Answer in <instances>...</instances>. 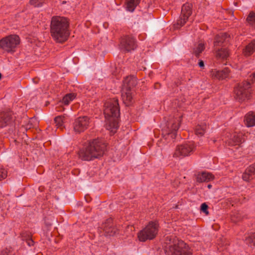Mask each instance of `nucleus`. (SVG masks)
<instances>
[{"label": "nucleus", "mask_w": 255, "mask_h": 255, "mask_svg": "<svg viewBox=\"0 0 255 255\" xmlns=\"http://www.w3.org/2000/svg\"><path fill=\"white\" fill-rule=\"evenodd\" d=\"M107 144L102 140L95 139L80 149L78 152L79 157L85 161L93 160L102 156L106 150Z\"/></svg>", "instance_id": "nucleus-1"}, {"label": "nucleus", "mask_w": 255, "mask_h": 255, "mask_svg": "<svg viewBox=\"0 0 255 255\" xmlns=\"http://www.w3.org/2000/svg\"><path fill=\"white\" fill-rule=\"evenodd\" d=\"M104 113L106 120V128L114 133L119 127L120 112L118 101L114 98L105 103Z\"/></svg>", "instance_id": "nucleus-2"}, {"label": "nucleus", "mask_w": 255, "mask_h": 255, "mask_svg": "<svg viewBox=\"0 0 255 255\" xmlns=\"http://www.w3.org/2000/svg\"><path fill=\"white\" fill-rule=\"evenodd\" d=\"M69 22L67 18L58 16H53L50 24V33L57 42L63 43L70 35Z\"/></svg>", "instance_id": "nucleus-3"}, {"label": "nucleus", "mask_w": 255, "mask_h": 255, "mask_svg": "<svg viewBox=\"0 0 255 255\" xmlns=\"http://www.w3.org/2000/svg\"><path fill=\"white\" fill-rule=\"evenodd\" d=\"M166 239L169 241V251H166L168 255H192L184 242L172 239L170 237H167Z\"/></svg>", "instance_id": "nucleus-4"}, {"label": "nucleus", "mask_w": 255, "mask_h": 255, "mask_svg": "<svg viewBox=\"0 0 255 255\" xmlns=\"http://www.w3.org/2000/svg\"><path fill=\"white\" fill-rule=\"evenodd\" d=\"M158 225L156 222H150L142 230L137 234V237L140 242L154 239L157 234Z\"/></svg>", "instance_id": "nucleus-5"}, {"label": "nucleus", "mask_w": 255, "mask_h": 255, "mask_svg": "<svg viewBox=\"0 0 255 255\" xmlns=\"http://www.w3.org/2000/svg\"><path fill=\"white\" fill-rule=\"evenodd\" d=\"M181 117L170 119L166 124V127L162 129V134L165 139L170 137L172 139L175 138L176 132L180 126Z\"/></svg>", "instance_id": "nucleus-6"}, {"label": "nucleus", "mask_w": 255, "mask_h": 255, "mask_svg": "<svg viewBox=\"0 0 255 255\" xmlns=\"http://www.w3.org/2000/svg\"><path fill=\"white\" fill-rule=\"evenodd\" d=\"M251 84L249 82L244 81L235 89V98L239 102L248 100L251 95Z\"/></svg>", "instance_id": "nucleus-7"}, {"label": "nucleus", "mask_w": 255, "mask_h": 255, "mask_svg": "<svg viewBox=\"0 0 255 255\" xmlns=\"http://www.w3.org/2000/svg\"><path fill=\"white\" fill-rule=\"evenodd\" d=\"M20 39L16 35H10L0 40V47L7 52H14L19 44Z\"/></svg>", "instance_id": "nucleus-8"}, {"label": "nucleus", "mask_w": 255, "mask_h": 255, "mask_svg": "<svg viewBox=\"0 0 255 255\" xmlns=\"http://www.w3.org/2000/svg\"><path fill=\"white\" fill-rule=\"evenodd\" d=\"M192 13V4L190 3H186L183 4L181 8L180 16L177 20L176 23L174 24L175 28H179L183 26Z\"/></svg>", "instance_id": "nucleus-9"}, {"label": "nucleus", "mask_w": 255, "mask_h": 255, "mask_svg": "<svg viewBox=\"0 0 255 255\" xmlns=\"http://www.w3.org/2000/svg\"><path fill=\"white\" fill-rule=\"evenodd\" d=\"M90 120L87 116L80 117L75 119L73 124L74 131L79 133L84 131L89 126Z\"/></svg>", "instance_id": "nucleus-10"}, {"label": "nucleus", "mask_w": 255, "mask_h": 255, "mask_svg": "<svg viewBox=\"0 0 255 255\" xmlns=\"http://www.w3.org/2000/svg\"><path fill=\"white\" fill-rule=\"evenodd\" d=\"M137 45L135 39L129 36L122 37L120 41V48L126 52L134 50Z\"/></svg>", "instance_id": "nucleus-11"}, {"label": "nucleus", "mask_w": 255, "mask_h": 255, "mask_svg": "<svg viewBox=\"0 0 255 255\" xmlns=\"http://www.w3.org/2000/svg\"><path fill=\"white\" fill-rule=\"evenodd\" d=\"M195 148V145L192 142H189L178 146L173 154L174 157L186 156L190 155Z\"/></svg>", "instance_id": "nucleus-12"}, {"label": "nucleus", "mask_w": 255, "mask_h": 255, "mask_svg": "<svg viewBox=\"0 0 255 255\" xmlns=\"http://www.w3.org/2000/svg\"><path fill=\"white\" fill-rule=\"evenodd\" d=\"M11 111L2 112L0 113V128L11 125L15 120Z\"/></svg>", "instance_id": "nucleus-13"}, {"label": "nucleus", "mask_w": 255, "mask_h": 255, "mask_svg": "<svg viewBox=\"0 0 255 255\" xmlns=\"http://www.w3.org/2000/svg\"><path fill=\"white\" fill-rule=\"evenodd\" d=\"M101 228L105 232L106 236H112L117 232V229L114 226L112 219H107L101 226Z\"/></svg>", "instance_id": "nucleus-14"}, {"label": "nucleus", "mask_w": 255, "mask_h": 255, "mask_svg": "<svg viewBox=\"0 0 255 255\" xmlns=\"http://www.w3.org/2000/svg\"><path fill=\"white\" fill-rule=\"evenodd\" d=\"M230 70L228 68H225L222 70L212 69L210 72V76L213 79L223 80L229 77Z\"/></svg>", "instance_id": "nucleus-15"}, {"label": "nucleus", "mask_w": 255, "mask_h": 255, "mask_svg": "<svg viewBox=\"0 0 255 255\" xmlns=\"http://www.w3.org/2000/svg\"><path fill=\"white\" fill-rule=\"evenodd\" d=\"M137 84L136 78L132 76L127 77L123 81V85L122 90L131 91V89Z\"/></svg>", "instance_id": "nucleus-16"}, {"label": "nucleus", "mask_w": 255, "mask_h": 255, "mask_svg": "<svg viewBox=\"0 0 255 255\" xmlns=\"http://www.w3.org/2000/svg\"><path fill=\"white\" fill-rule=\"evenodd\" d=\"M255 177V163L250 166L243 173L242 178L244 181H249Z\"/></svg>", "instance_id": "nucleus-17"}, {"label": "nucleus", "mask_w": 255, "mask_h": 255, "mask_svg": "<svg viewBox=\"0 0 255 255\" xmlns=\"http://www.w3.org/2000/svg\"><path fill=\"white\" fill-rule=\"evenodd\" d=\"M230 35L227 33H220L216 35L214 41V46L220 45L229 41Z\"/></svg>", "instance_id": "nucleus-18"}, {"label": "nucleus", "mask_w": 255, "mask_h": 255, "mask_svg": "<svg viewBox=\"0 0 255 255\" xmlns=\"http://www.w3.org/2000/svg\"><path fill=\"white\" fill-rule=\"evenodd\" d=\"M122 97L124 103L127 106L131 105L132 103V96L131 91L122 90Z\"/></svg>", "instance_id": "nucleus-19"}, {"label": "nucleus", "mask_w": 255, "mask_h": 255, "mask_svg": "<svg viewBox=\"0 0 255 255\" xmlns=\"http://www.w3.org/2000/svg\"><path fill=\"white\" fill-rule=\"evenodd\" d=\"M214 176L208 172H203L199 173L196 178V180L198 182H208L212 180H213Z\"/></svg>", "instance_id": "nucleus-20"}, {"label": "nucleus", "mask_w": 255, "mask_h": 255, "mask_svg": "<svg viewBox=\"0 0 255 255\" xmlns=\"http://www.w3.org/2000/svg\"><path fill=\"white\" fill-rule=\"evenodd\" d=\"M246 125L248 127H252L255 126V114L250 112L245 117L244 120Z\"/></svg>", "instance_id": "nucleus-21"}, {"label": "nucleus", "mask_w": 255, "mask_h": 255, "mask_svg": "<svg viewBox=\"0 0 255 255\" xmlns=\"http://www.w3.org/2000/svg\"><path fill=\"white\" fill-rule=\"evenodd\" d=\"M255 51V40L249 43L243 50V54L245 56L251 55Z\"/></svg>", "instance_id": "nucleus-22"}, {"label": "nucleus", "mask_w": 255, "mask_h": 255, "mask_svg": "<svg viewBox=\"0 0 255 255\" xmlns=\"http://www.w3.org/2000/svg\"><path fill=\"white\" fill-rule=\"evenodd\" d=\"M216 56L218 59H227L229 56V52L227 49L221 48L216 51Z\"/></svg>", "instance_id": "nucleus-23"}, {"label": "nucleus", "mask_w": 255, "mask_h": 255, "mask_svg": "<svg viewBox=\"0 0 255 255\" xmlns=\"http://www.w3.org/2000/svg\"><path fill=\"white\" fill-rule=\"evenodd\" d=\"M139 2V0H127V9L130 12L133 11Z\"/></svg>", "instance_id": "nucleus-24"}, {"label": "nucleus", "mask_w": 255, "mask_h": 255, "mask_svg": "<svg viewBox=\"0 0 255 255\" xmlns=\"http://www.w3.org/2000/svg\"><path fill=\"white\" fill-rule=\"evenodd\" d=\"M65 120L64 116H58L54 118V122L57 128L63 129L64 128L63 123Z\"/></svg>", "instance_id": "nucleus-25"}, {"label": "nucleus", "mask_w": 255, "mask_h": 255, "mask_svg": "<svg viewBox=\"0 0 255 255\" xmlns=\"http://www.w3.org/2000/svg\"><path fill=\"white\" fill-rule=\"evenodd\" d=\"M206 128L207 125L205 124L198 125L195 129V134L199 136H202L204 135Z\"/></svg>", "instance_id": "nucleus-26"}, {"label": "nucleus", "mask_w": 255, "mask_h": 255, "mask_svg": "<svg viewBox=\"0 0 255 255\" xmlns=\"http://www.w3.org/2000/svg\"><path fill=\"white\" fill-rule=\"evenodd\" d=\"M242 142L241 135L234 134L232 135L229 144L231 145H237Z\"/></svg>", "instance_id": "nucleus-27"}, {"label": "nucleus", "mask_w": 255, "mask_h": 255, "mask_svg": "<svg viewBox=\"0 0 255 255\" xmlns=\"http://www.w3.org/2000/svg\"><path fill=\"white\" fill-rule=\"evenodd\" d=\"M205 45L203 43H199L193 49V53L197 57H199L200 54L204 51Z\"/></svg>", "instance_id": "nucleus-28"}, {"label": "nucleus", "mask_w": 255, "mask_h": 255, "mask_svg": "<svg viewBox=\"0 0 255 255\" xmlns=\"http://www.w3.org/2000/svg\"><path fill=\"white\" fill-rule=\"evenodd\" d=\"M74 93H70L66 95L63 98L62 102L65 105L69 104V102L74 100L76 97Z\"/></svg>", "instance_id": "nucleus-29"}, {"label": "nucleus", "mask_w": 255, "mask_h": 255, "mask_svg": "<svg viewBox=\"0 0 255 255\" xmlns=\"http://www.w3.org/2000/svg\"><path fill=\"white\" fill-rule=\"evenodd\" d=\"M248 23L255 28V13L250 12L246 19Z\"/></svg>", "instance_id": "nucleus-30"}, {"label": "nucleus", "mask_w": 255, "mask_h": 255, "mask_svg": "<svg viewBox=\"0 0 255 255\" xmlns=\"http://www.w3.org/2000/svg\"><path fill=\"white\" fill-rule=\"evenodd\" d=\"M245 241L249 246L255 247V233L246 237Z\"/></svg>", "instance_id": "nucleus-31"}, {"label": "nucleus", "mask_w": 255, "mask_h": 255, "mask_svg": "<svg viewBox=\"0 0 255 255\" xmlns=\"http://www.w3.org/2000/svg\"><path fill=\"white\" fill-rule=\"evenodd\" d=\"M29 3L34 7H40L42 5V2L39 1L38 0H30Z\"/></svg>", "instance_id": "nucleus-32"}, {"label": "nucleus", "mask_w": 255, "mask_h": 255, "mask_svg": "<svg viewBox=\"0 0 255 255\" xmlns=\"http://www.w3.org/2000/svg\"><path fill=\"white\" fill-rule=\"evenodd\" d=\"M7 171L4 169H0V181L7 177Z\"/></svg>", "instance_id": "nucleus-33"}, {"label": "nucleus", "mask_w": 255, "mask_h": 255, "mask_svg": "<svg viewBox=\"0 0 255 255\" xmlns=\"http://www.w3.org/2000/svg\"><path fill=\"white\" fill-rule=\"evenodd\" d=\"M208 206L206 203H203L201 206V210L205 213L206 215L208 214Z\"/></svg>", "instance_id": "nucleus-34"}, {"label": "nucleus", "mask_w": 255, "mask_h": 255, "mask_svg": "<svg viewBox=\"0 0 255 255\" xmlns=\"http://www.w3.org/2000/svg\"><path fill=\"white\" fill-rule=\"evenodd\" d=\"M242 219V217H241V216H239L238 215H235V214H234L232 216V220L234 222H237V221H240Z\"/></svg>", "instance_id": "nucleus-35"}, {"label": "nucleus", "mask_w": 255, "mask_h": 255, "mask_svg": "<svg viewBox=\"0 0 255 255\" xmlns=\"http://www.w3.org/2000/svg\"><path fill=\"white\" fill-rule=\"evenodd\" d=\"M10 250L7 248L2 250L0 254V255H9Z\"/></svg>", "instance_id": "nucleus-36"}, {"label": "nucleus", "mask_w": 255, "mask_h": 255, "mask_svg": "<svg viewBox=\"0 0 255 255\" xmlns=\"http://www.w3.org/2000/svg\"><path fill=\"white\" fill-rule=\"evenodd\" d=\"M45 223L46 224V226H47L48 227H49V226H51L52 225V223L51 221H49V219H45Z\"/></svg>", "instance_id": "nucleus-37"}, {"label": "nucleus", "mask_w": 255, "mask_h": 255, "mask_svg": "<svg viewBox=\"0 0 255 255\" xmlns=\"http://www.w3.org/2000/svg\"><path fill=\"white\" fill-rule=\"evenodd\" d=\"M200 67L203 68L204 67V63L203 60H200L198 63Z\"/></svg>", "instance_id": "nucleus-38"}, {"label": "nucleus", "mask_w": 255, "mask_h": 255, "mask_svg": "<svg viewBox=\"0 0 255 255\" xmlns=\"http://www.w3.org/2000/svg\"><path fill=\"white\" fill-rule=\"evenodd\" d=\"M27 244L29 246H32L33 245V241L32 240H29L27 241Z\"/></svg>", "instance_id": "nucleus-39"}, {"label": "nucleus", "mask_w": 255, "mask_h": 255, "mask_svg": "<svg viewBox=\"0 0 255 255\" xmlns=\"http://www.w3.org/2000/svg\"><path fill=\"white\" fill-rule=\"evenodd\" d=\"M160 86V84L158 83H156L154 84V88L156 89H159Z\"/></svg>", "instance_id": "nucleus-40"}, {"label": "nucleus", "mask_w": 255, "mask_h": 255, "mask_svg": "<svg viewBox=\"0 0 255 255\" xmlns=\"http://www.w3.org/2000/svg\"><path fill=\"white\" fill-rule=\"evenodd\" d=\"M252 76H253V77L252 78V81H254V80L255 81V72L253 73Z\"/></svg>", "instance_id": "nucleus-41"}, {"label": "nucleus", "mask_w": 255, "mask_h": 255, "mask_svg": "<svg viewBox=\"0 0 255 255\" xmlns=\"http://www.w3.org/2000/svg\"><path fill=\"white\" fill-rule=\"evenodd\" d=\"M211 187H212V185H211V184H209V185H208V188H209V189H210V188H211Z\"/></svg>", "instance_id": "nucleus-42"}, {"label": "nucleus", "mask_w": 255, "mask_h": 255, "mask_svg": "<svg viewBox=\"0 0 255 255\" xmlns=\"http://www.w3.org/2000/svg\"><path fill=\"white\" fill-rule=\"evenodd\" d=\"M1 73H0V80L1 79Z\"/></svg>", "instance_id": "nucleus-43"}]
</instances>
